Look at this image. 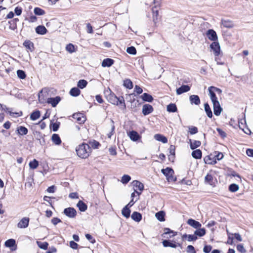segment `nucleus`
<instances>
[{"label":"nucleus","mask_w":253,"mask_h":253,"mask_svg":"<svg viewBox=\"0 0 253 253\" xmlns=\"http://www.w3.org/2000/svg\"><path fill=\"white\" fill-rule=\"evenodd\" d=\"M108 101L112 104L119 106L121 108L126 109V106L125 103V100L123 97H117L114 94L110 93L106 96Z\"/></svg>","instance_id":"nucleus-1"},{"label":"nucleus","mask_w":253,"mask_h":253,"mask_svg":"<svg viewBox=\"0 0 253 253\" xmlns=\"http://www.w3.org/2000/svg\"><path fill=\"white\" fill-rule=\"evenodd\" d=\"M77 155L81 158H86L91 152V149L87 144L83 143L76 148Z\"/></svg>","instance_id":"nucleus-2"},{"label":"nucleus","mask_w":253,"mask_h":253,"mask_svg":"<svg viewBox=\"0 0 253 253\" xmlns=\"http://www.w3.org/2000/svg\"><path fill=\"white\" fill-rule=\"evenodd\" d=\"M211 99L213 104V112L215 115L218 116L220 115L222 108L221 107L219 101L217 100V98L215 93L211 94Z\"/></svg>","instance_id":"nucleus-3"},{"label":"nucleus","mask_w":253,"mask_h":253,"mask_svg":"<svg viewBox=\"0 0 253 253\" xmlns=\"http://www.w3.org/2000/svg\"><path fill=\"white\" fill-rule=\"evenodd\" d=\"M161 171L167 177V179L169 181H175L176 180L173 176L174 171L171 168L168 167L165 169H162Z\"/></svg>","instance_id":"nucleus-4"},{"label":"nucleus","mask_w":253,"mask_h":253,"mask_svg":"<svg viewBox=\"0 0 253 253\" xmlns=\"http://www.w3.org/2000/svg\"><path fill=\"white\" fill-rule=\"evenodd\" d=\"M211 48L215 56H218L220 53V47L218 42H213L210 45Z\"/></svg>","instance_id":"nucleus-5"},{"label":"nucleus","mask_w":253,"mask_h":253,"mask_svg":"<svg viewBox=\"0 0 253 253\" xmlns=\"http://www.w3.org/2000/svg\"><path fill=\"white\" fill-rule=\"evenodd\" d=\"M64 213L70 218H74L77 214V211L73 208H68L64 209Z\"/></svg>","instance_id":"nucleus-6"},{"label":"nucleus","mask_w":253,"mask_h":253,"mask_svg":"<svg viewBox=\"0 0 253 253\" xmlns=\"http://www.w3.org/2000/svg\"><path fill=\"white\" fill-rule=\"evenodd\" d=\"M73 118L80 124L84 123L86 120L85 117L82 113L74 114Z\"/></svg>","instance_id":"nucleus-7"},{"label":"nucleus","mask_w":253,"mask_h":253,"mask_svg":"<svg viewBox=\"0 0 253 253\" xmlns=\"http://www.w3.org/2000/svg\"><path fill=\"white\" fill-rule=\"evenodd\" d=\"M206 35L208 39L211 41L215 42L217 40L216 32L212 29L208 30Z\"/></svg>","instance_id":"nucleus-8"},{"label":"nucleus","mask_w":253,"mask_h":253,"mask_svg":"<svg viewBox=\"0 0 253 253\" xmlns=\"http://www.w3.org/2000/svg\"><path fill=\"white\" fill-rule=\"evenodd\" d=\"M204 160L205 163L207 164L214 165L216 163L215 157L212 154L206 156Z\"/></svg>","instance_id":"nucleus-9"},{"label":"nucleus","mask_w":253,"mask_h":253,"mask_svg":"<svg viewBox=\"0 0 253 253\" xmlns=\"http://www.w3.org/2000/svg\"><path fill=\"white\" fill-rule=\"evenodd\" d=\"M187 223L195 229L201 228L202 226L201 224L199 222L192 218L189 219L187 221Z\"/></svg>","instance_id":"nucleus-10"},{"label":"nucleus","mask_w":253,"mask_h":253,"mask_svg":"<svg viewBox=\"0 0 253 253\" xmlns=\"http://www.w3.org/2000/svg\"><path fill=\"white\" fill-rule=\"evenodd\" d=\"M29 222V218L28 217L23 218L18 223L17 227L19 228H25L28 227Z\"/></svg>","instance_id":"nucleus-11"},{"label":"nucleus","mask_w":253,"mask_h":253,"mask_svg":"<svg viewBox=\"0 0 253 253\" xmlns=\"http://www.w3.org/2000/svg\"><path fill=\"white\" fill-rule=\"evenodd\" d=\"M153 111V107L150 104H144L142 107V113L144 115H147Z\"/></svg>","instance_id":"nucleus-12"},{"label":"nucleus","mask_w":253,"mask_h":253,"mask_svg":"<svg viewBox=\"0 0 253 253\" xmlns=\"http://www.w3.org/2000/svg\"><path fill=\"white\" fill-rule=\"evenodd\" d=\"M127 134L130 139L133 141H136L140 138L139 134L136 131L134 130L129 131Z\"/></svg>","instance_id":"nucleus-13"},{"label":"nucleus","mask_w":253,"mask_h":253,"mask_svg":"<svg viewBox=\"0 0 253 253\" xmlns=\"http://www.w3.org/2000/svg\"><path fill=\"white\" fill-rule=\"evenodd\" d=\"M61 99L59 96H56L54 98H48L47 99V103L51 104L53 107H55L60 102Z\"/></svg>","instance_id":"nucleus-14"},{"label":"nucleus","mask_w":253,"mask_h":253,"mask_svg":"<svg viewBox=\"0 0 253 253\" xmlns=\"http://www.w3.org/2000/svg\"><path fill=\"white\" fill-rule=\"evenodd\" d=\"M189 100L191 104L198 105L201 102L199 97L197 95H191L189 97Z\"/></svg>","instance_id":"nucleus-15"},{"label":"nucleus","mask_w":253,"mask_h":253,"mask_svg":"<svg viewBox=\"0 0 253 253\" xmlns=\"http://www.w3.org/2000/svg\"><path fill=\"white\" fill-rule=\"evenodd\" d=\"M190 89V87L188 85H183L180 87L177 88L176 93L177 94H181L184 92H186Z\"/></svg>","instance_id":"nucleus-16"},{"label":"nucleus","mask_w":253,"mask_h":253,"mask_svg":"<svg viewBox=\"0 0 253 253\" xmlns=\"http://www.w3.org/2000/svg\"><path fill=\"white\" fill-rule=\"evenodd\" d=\"M0 108L4 111H7L9 115L11 116H14V115H16L17 116H20L22 115V112L14 113L10 111V109L7 108L5 105H3L0 103Z\"/></svg>","instance_id":"nucleus-17"},{"label":"nucleus","mask_w":253,"mask_h":253,"mask_svg":"<svg viewBox=\"0 0 253 253\" xmlns=\"http://www.w3.org/2000/svg\"><path fill=\"white\" fill-rule=\"evenodd\" d=\"M163 245L165 247H169L173 248H176L178 246H180V244H175L171 242L169 240H164L163 241Z\"/></svg>","instance_id":"nucleus-18"},{"label":"nucleus","mask_w":253,"mask_h":253,"mask_svg":"<svg viewBox=\"0 0 253 253\" xmlns=\"http://www.w3.org/2000/svg\"><path fill=\"white\" fill-rule=\"evenodd\" d=\"M133 187H135V190H138L140 191H142L144 189V185L143 183L137 180H134L132 182Z\"/></svg>","instance_id":"nucleus-19"},{"label":"nucleus","mask_w":253,"mask_h":253,"mask_svg":"<svg viewBox=\"0 0 253 253\" xmlns=\"http://www.w3.org/2000/svg\"><path fill=\"white\" fill-rule=\"evenodd\" d=\"M131 217L134 221L139 222L142 219V215L138 212L134 211L132 213Z\"/></svg>","instance_id":"nucleus-20"},{"label":"nucleus","mask_w":253,"mask_h":253,"mask_svg":"<svg viewBox=\"0 0 253 253\" xmlns=\"http://www.w3.org/2000/svg\"><path fill=\"white\" fill-rule=\"evenodd\" d=\"M154 137L156 140L162 142L163 143H166L168 142V139L167 137L161 134H156L154 136Z\"/></svg>","instance_id":"nucleus-21"},{"label":"nucleus","mask_w":253,"mask_h":253,"mask_svg":"<svg viewBox=\"0 0 253 253\" xmlns=\"http://www.w3.org/2000/svg\"><path fill=\"white\" fill-rule=\"evenodd\" d=\"M209 91V95L210 96V98H211V94L215 93L214 92H216L218 94H221L222 93V90L217 87L214 86H210L208 88Z\"/></svg>","instance_id":"nucleus-22"},{"label":"nucleus","mask_w":253,"mask_h":253,"mask_svg":"<svg viewBox=\"0 0 253 253\" xmlns=\"http://www.w3.org/2000/svg\"><path fill=\"white\" fill-rule=\"evenodd\" d=\"M51 140L55 145H59L61 143V139L57 134H53L52 135Z\"/></svg>","instance_id":"nucleus-23"},{"label":"nucleus","mask_w":253,"mask_h":253,"mask_svg":"<svg viewBox=\"0 0 253 253\" xmlns=\"http://www.w3.org/2000/svg\"><path fill=\"white\" fill-rule=\"evenodd\" d=\"M16 131L18 134L21 135H26L28 133V129L23 126L18 127Z\"/></svg>","instance_id":"nucleus-24"},{"label":"nucleus","mask_w":253,"mask_h":253,"mask_svg":"<svg viewBox=\"0 0 253 253\" xmlns=\"http://www.w3.org/2000/svg\"><path fill=\"white\" fill-rule=\"evenodd\" d=\"M114 63V60L112 59L106 58L103 60L102 66L103 67H110Z\"/></svg>","instance_id":"nucleus-25"},{"label":"nucleus","mask_w":253,"mask_h":253,"mask_svg":"<svg viewBox=\"0 0 253 253\" xmlns=\"http://www.w3.org/2000/svg\"><path fill=\"white\" fill-rule=\"evenodd\" d=\"M190 146L191 149H194L201 145V142L198 140H193V141L190 139Z\"/></svg>","instance_id":"nucleus-26"},{"label":"nucleus","mask_w":253,"mask_h":253,"mask_svg":"<svg viewBox=\"0 0 253 253\" xmlns=\"http://www.w3.org/2000/svg\"><path fill=\"white\" fill-rule=\"evenodd\" d=\"M77 206L78 207L80 211L83 212L85 211L86 210L87 207V205L82 201H79L77 205Z\"/></svg>","instance_id":"nucleus-27"},{"label":"nucleus","mask_w":253,"mask_h":253,"mask_svg":"<svg viewBox=\"0 0 253 253\" xmlns=\"http://www.w3.org/2000/svg\"><path fill=\"white\" fill-rule=\"evenodd\" d=\"M41 116L40 111L36 110L32 113L30 115V119L32 121H35L39 119Z\"/></svg>","instance_id":"nucleus-28"},{"label":"nucleus","mask_w":253,"mask_h":253,"mask_svg":"<svg viewBox=\"0 0 253 253\" xmlns=\"http://www.w3.org/2000/svg\"><path fill=\"white\" fill-rule=\"evenodd\" d=\"M36 31L39 34L44 35L46 33L47 30L43 26H39L36 28Z\"/></svg>","instance_id":"nucleus-29"},{"label":"nucleus","mask_w":253,"mask_h":253,"mask_svg":"<svg viewBox=\"0 0 253 253\" xmlns=\"http://www.w3.org/2000/svg\"><path fill=\"white\" fill-rule=\"evenodd\" d=\"M192 156L195 159H201L202 157V151L200 149H196L192 152Z\"/></svg>","instance_id":"nucleus-30"},{"label":"nucleus","mask_w":253,"mask_h":253,"mask_svg":"<svg viewBox=\"0 0 253 253\" xmlns=\"http://www.w3.org/2000/svg\"><path fill=\"white\" fill-rule=\"evenodd\" d=\"M205 181L211 185H213L214 182L212 175L210 174H208L205 177Z\"/></svg>","instance_id":"nucleus-31"},{"label":"nucleus","mask_w":253,"mask_h":253,"mask_svg":"<svg viewBox=\"0 0 253 253\" xmlns=\"http://www.w3.org/2000/svg\"><path fill=\"white\" fill-rule=\"evenodd\" d=\"M187 238V240L189 242L196 241L197 239V237L196 236L195 233L193 235H187L184 234L182 236V239H184Z\"/></svg>","instance_id":"nucleus-32"},{"label":"nucleus","mask_w":253,"mask_h":253,"mask_svg":"<svg viewBox=\"0 0 253 253\" xmlns=\"http://www.w3.org/2000/svg\"><path fill=\"white\" fill-rule=\"evenodd\" d=\"M141 98L143 100L148 102H151L153 100L152 96L147 93H143L141 95Z\"/></svg>","instance_id":"nucleus-33"},{"label":"nucleus","mask_w":253,"mask_h":253,"mask_svg":"<svg viewBox=\"0 0 253 253\" xmlns=\"http://www.w3.org/2000/svg\"><path fill=\"white\" fill-rule=\"evenodd\" d=\"M194 232L196 236L202 237L206 234V230L205 228H198Z\"/></svg>","instance_id":"nucleus-34"},{"label":"nucleus","mask_w":253,"mask_h":253,"mask_svg":"<svg viewBox=\"0 0 253 253\" xmlns=\"http://www.w3.org/2000/svg\"><path fill=\"white\" fill-rule=\"evenodd\" d=\"M204 108H205V110L206 114H207V116H208V117H209L210 118H212V111H211V108H210L209 105L208 104V103H206L204 104Z\"/></svg>","instance_id":"nucleus-35"},{"label":"nucleus","mask_w":253,"mask_h":253,"mask_svg":"<svg viewBox=\"0 0 253 253\" xmlns=\"http://www.w3.org/2000/svg\"><path fill=\"white\" fill-rule=\"evenodd\" d=\"M130 211L129 208L125 206L122 210V213L124 216L127 218L130 216Z\"/></svg>","instance_id":"nucleus-36"},{"label":"nucleus","mask_w":253,"mask_h":253,"mask_svg":"<svg viewBox=\"0 0 253 253\" xmlns=\"http://www.w3.org/2000/svg\"><path fill=\"white\" fill-rule=\"evenodd\" d=\"M155 216L160 221H165V212L163 211H160L155 214Z\"/></svg>","instance_id":"nucleus-37"},{"label":"nucleus","mask_w":253,"mask_h":253,"mask_svg":"<svg viewBox=\"0 0 253 253\" xmlns=\"http://www.w3.org/2000/svg\"><path fill=\"white\" fill-rule=\"evenodd\" d=\"M80 93L81 91L78 87H73L70 91V94L72 96H78Z\"/></svg>","instance_id":"nucleus-38"},{"label":"nucleus","mask_w":253,"mask_h":253,"mask_svg":"<svg viewBox=\"0 0 253 253\" xmlns=\"http://www.w3.org/2000/svg\"><path fill=\"white\" fill-rule=\"evenodd\" d=\"M23 45L29 50L30 51H33L34 48V44L33 42H32L30 41L27 40L25 41Z\"/></svg>","instance_id":"nucleus-39"},{"label":"nucleus","mask_w":253,"mask_h":253,"mask_svg":"<svg viewBox=\"0 0 253 253\" xmlns=\"http://www.w3.org/2000/svg\"><path fill=\"white\" fill-rule=\"evenodd\" d=\"M39 165V162L36 159H34L32 161L30 162L29 164L30 168L33 169H37Z\"/></svg>","instance_id":"nucleus-40"},{"label":"nucleus","mask_w":253,"mask_h":253,"mask_svg":"<svg viewBox=\"0 0 253 253\" xmlns=\"http://www.w3.org/2000/svg\"><path fill=\"white\" fill-rule=\"evenodd\" d=\"M167 111L169 112H175L177 111V107L175 104L171 103L167 106Z\"/></svg>","instance_id":"nucleus-41"},{"label":"nucleus","mask_w":253,"mask_h":253,"mask_svg":"<svg viewBox=\"0 0 253 253\" xmlns=\"http://www.w3.org/2000/svg\"><path fill=\"white\" fill-rule=\"evenodd\" d=\"M37 244L38 247L43 250H46L48 248V244L47 242H41L40 241H37Z\"/></svg>","instance_id":"nucleus-42"},{"label":"nucleus","mask_w":253,"mask_h":253,"mask_svg":"<svg viewBox=\"0 0 253 253\" xmlns=\"http://www.w3.org/2000/svg\"><path fill=\"white\" fill-rule=\"evenodd\" d=\"M124 85L128 89H131L133 87L132 82L129 79H126L124 81Z\"/></svg>","instance_id":"nucleus-43"},{"label":"nucleus","mask_w":253,"mask_h":253,"mask_svg":"<svg viewBox=\"0 0 253 253\" xmlns=\"http://www.w3.org/2000/svg\"><path fill=\"white\" fill-rule=\"evenodd\" d=\"M130 179L131 177L129 175L125 174L122 176L121 181L122 183L126 184L130 180Z\"/></svg>","instance_id":"nucleus-44"},{"label":"nucleus","mask_w":253,"mask_h":253,"mask_svg":"<svg viewBox=\"0 0 253 253\" xmlns=\"http://www.w3.org/2000/svg\"><path fill=\"white\" fill-rule=\"evenodd\" d=\"M15 245V241L12 239H8L5 242V246L7 247H12Z\"/></svg>","instance_id":"nucleus-45"},{"label":"nucleus","mask_w":253,"mask_h":253,"mask_svg":"<svg viewBox=\"0 0 253 253\" xmlns=\"http://www.w3.org/2000/svg\"><path fill=\"white\" fill-rule=\"evenodd\" d=\"M87 84V82L86 81L84 80H81L78 83V87L83 89L84 88Z\"/></svg>","instance_id":"nucleus-46"},{"label":"nucleus","mask_w":253,"mask_h":253,"mask_svg":"<svg viewBox=\"0 0 253 253\" xmlns=\"http://www.w3.org/2000/svg\"><path fill=\"white\" fill-rule=\"evenodd\" d=\"M239 186L236 184H232L229 187V190L232 192H235L239 190Z\"/></svg>","instance_id":"nucleus-47"},{"label":"nucleus","mask_w":253,"mask_h":253,"mask_svg":"<svg viewBox=\"0 0 253 253\" xmlns=\"http://www.w3.org/2000/svg\"><path fill=\"white\" fill-rule=\"evenodd\" d=\"M153 21L156 24L158 21V16L159 15V11L157 10L152 9Z\"/></svg>","instance_id":"nucleus-48"},{"label":"nucleus","mask_w":253,"mask_h":253,"mask_svg":"<svg viewBox=\"0 0 253 253\" xmlns=\"http://www.w3.org/2000/svg\"><path fill=\"white\" fill-rule=\"evenodd\" d=\"M222 25L226 28H232L233 27V24L230 21L228 20H222Z\"/></svg>","instance_id":"nucleus-49"},{"label":"nucleus","mask_w":253,"mask_h":253,"mask_svg":"<svg viewBox=\"0 0 253 253\" xmlns=\"http://www.w3.org/2000/svg\"><path fill=\"white\" fill-rule=\"evenodd\" d=\"M17 75L18 77L21 79H24L26 77L25 73L21 70H17Z\"/></svg>","instance_id":"nucleus-50"},{"label":"nucleus","mask_w":253,"mask_h":253,"mask_svg":"<svg viewBox=\"0 0 253 253\" xmlns=\"http://www.w3.org/2000/svg\"><path fill=\"white\" fill-rule=\"evenodd\" d=\"M34 11L35 14L38 15H42L45 13L44 11L43 10L39 7H36L34 9Z\"/></svg>","instance_id":"nucleus-51"},{"label":"nucleus","mask_w":253,"mask_h":253,"mask_svg":"<svg viewBox=\"0 0 253 253\" xmlns=\"http://www.w3.org/2000/svg\"><path fill=\"white\" fill-rule=\"evenodd\" d=\"M89 146V148L91 149V148H92L93 149L97 148L98 146L99 145V142L96 141H91L89 142V144H88Z\"/></svg>","instance_id":"nucleus-52"},{"label":"nucleus","mask_w":253,"mask_h":253,"mask_svg":"<svg viewBox=\"0 0 253 253\" xmlns=\"http://www.w3.org/2000/svg\"><path fill=\"white\" fill-rule=\"evenodd\" d=\"M126 52L130 54L135 55L136 53V50L134 47H128L126 49Z\"/></svg>","instance_id":"nucleus-53"},{"label":"nucleus","mask_w":253,"mask_h":253,"mask_svg":"<svg viewBox=\"0 0 253 253\" xmlns=\"http://www.w3.org/2000/svg\"><path fill=\"white\" fill-rule=\"evenodd\" d=\"M66 49L67 51H68L70 53H72V52H74V51H75V47H74V45L71 43L68 44L66 46Z\"/></svg>","instance_id":"nucleus-54"},{"label":"nucleus","mask_w":253,"mask_h":253,"mask_svg":"<svg viewBox=\"0 0 253 253\" xmlns=\"http://www.w3.org/2000/svg\"><path fill=\"white\" fill-rule=\"evenodd\" d=\"M189 132L191 134H194L198 132V128L196 126H189Z\"/></svg>","instance_id":"nucleus-55"},{"label":"nucleus","mask_w":253,"mask_h":253,"mask_svg":"<svg viewBox=\"0 0 253 253\" xmlns=\"http://www.w3.org/2000/svg\"><path fill=\"white\" fill-rule=\"evenodd\" d=\"M215 155H214V157H215V160H217L218 161L221 160L223 157V155L221 152H214Z\"/></svg>","instance_id":"nucleus-56"},{"label":"nucleus","mask_w":253,"mask_h":253,"mask_svg":"<svg viewBox=\"0 0 253 253\" xmlns=\"http://www.w3.org/2000/svg\"><path fill=\"white\" fill-rule=\"evenodd\" d=\"M85 237L91 243L94 244L95 242V240L92 237V236L90 234H85Z\"/></svg>","instance_id":"nucleus-57"},{"label":"nucleus","mask_w":253,"mask_h":253,"mask_svg":"<svg viewBox=\"0 0 253 253\" xmlns=\"http://www.w3.org/2000/svg\"><path fill=\"white\" fill-rule=\"evenodd\" d=\"M237 249L239 252L241 253H244L246 252L244 247V246L242 244L238 245L237 246Z\"/></svg>","instance_id":"nucleus-58"},{"label":"nucleus","mask_w":253,"mask_h":253,"mask_svg":"<svg viewBox=\"0 0 253 253\" xmlns=\"http://www.w3.org/2000/svg\"><path fill=\"white\" fill-rule=\"evenodd\" d=\"M187 252L188 253H196L194 247L192 245H188L187 247Z\"/></svg>","instance_id":"nucleus-59"},{"label":"nucleus","mask_w":253,"mask_h":253,"mask_svg":"<svg viewBox=\"0 0 253 253\" xmlns=\"http://www.w3.org/2000/svg\"><path fill=\"white\" fill-rule=\"evenodd\" d=\"M114 130H115V126L114 125V122L113 121H112V125H111V132H109L107 134V136H108V138H111V136L112 135V134L114 132Z\"/></svg>","instance_id":"nucleus-60"},{"label":"nucleus","mask_w":253,"mask_h":253,"mask_svg":"<svg viewBox=\"0 0 253 253\" xmlns=\"http://www.w3.org/2000/svg\"><path fill=\"white\" fill-rule=\"evenodd\" d=\"M212 247L210 245H206L203 249V251L205 253H209L211 250Z\"/></svg>","instance_id":"nucleus-61"},{"label":"nucleus","mask_w":253,"mask_h":253,"mask_svg":"<svg viewBox=\"0 0 253 253\" xmlns=\"http://www.w3.org/2000/svg\"><path fill=\"white\" fill-rule=\"evenodd\" d=\"M165 234H170L172 233V235L170 236V237L174 236L176 235V233H174L173 231L170 230L169 228H165Z\"/></svg>","instance_id":"nucleus-62"},{"label":"nucleus","mask_w":253,"mask_h":253,"mask_svg":"<svg viewBox=\"0 0 253 253\" xmlns=\"http://www.w3.org/2000/svg\"><path fill=\"white\" fill-rule=\"evenodd\" d=\"M134 91L138 94H141L142 91H143V90L138 85H136L135 86V87H134Z\"/></svg>","instance_id":"nucleus-63"},{"label":"nucleus","mask_w":253,"mask_h":253,"mask_svg":"<svg viewBox=\"0 0 253 253\" xmlns=\"http://www.w3.org/2000/svg\"><path fill=\"white\" fill-rule=\"evenodd\" d=\"M70 246L71 248L73 249H77L78 246V245L73 241H71L70 242Z\"/></svg>","instance_id":"nucleus-64"}]
</instances>
